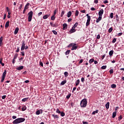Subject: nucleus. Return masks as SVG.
<instances>
[{
  "instance_id": "473e14b6",
  "label": "nucleus",
  "mask_w": 124,
  "mask_h": 124,
  "mask_svg": "<svg viewBox=\"0 0 124 124\" xmlns=\"http://www.w3.org/2000/svg\"><path fill=\"white\" fill-rule=\"evenodd\" d=\"M70 53V50H68L65 52V55H69V54Z\"/></svg>"
},
{
  "instance_id": "1a4fd4ad",
  "label": "nucleus",
  "mask_w": 124,
  "mask_h": 124,
  "mask_svg": "<svg viewBox=\"0 0 124 124\" xmlns=\"http://www.w3.org/2000/svg\"><path fill=\"white\" fill-rule=\"evenodd\" d=\"M62 26H63L62 30L63 31H65V30H66L67 29V24L66 23H64L62 25Z\"/></svg>"
},
{
  "instance_id": "9d476101",
  "label": "nucleus",
  "mask_w": 124,
  "mask_h": 124,
  "mask_svg": "<svg viewBox=\"0 0 124 124\" xmlns=\"http://www.w3.org/2000/svg\"><path fill=\"white\" fill-rule=\"evenodd\" d=\"M50 25L51 27H52V28H57L58 27V25H57V24H54L52 22H50Z\"/></svg>"
},
{
  "instance_id": "8fccbe9b",
  "label": "nucleus",
  "mask_w": 124,
  "mask_h": 124,
  "mask_svg": "<svg viewBox=\"0 0 124 124\" xmlns=\"http://www.w3.org/2000/svg\"><path fill=\"white\" fill-rule=\"evenodd\" d=\"M117 41V38H114L112 40V43H115Z\"/></svg>"
},
{
  "instance_id": "864d4df0",
  "label": "nucleus",
  "mask_w": 124,
  "mask_h": 124,
  "mask_svg": "<svg viewBox=\"0 0 124 124\" xmlns=\"http://www.w3.org/2000/svg\"><path fill=\"white\" fill-rule=\"evenodd\" d=\"M123 119V117H122V115H120V116L118 117V121H121Z\"/></svg>"
},
{
  "instance_id": "338daca9",
  "label": "nucleus",
  "mask_w": 124,
  "mask_h": 124,
  "mask_svg": "<svg viewBox=\"0 0 124 124\" xmlns=\"http://www.w3.org/2000/svg\"><path fill=\"white\" fill-rule=\"evenodd\" d=\"M82 123L83 124H89V123L88 122H85V121H83Z\"/></svg>"
},
{
  "instance_id": "7c9ffc66",
  "label": "nucleus",
  "mask_w": 124,
  "mask_h": 124,
  "mask_svg": "<svg viewBox=\"0 0 124 124\" xmlns=\"http://www.w3.org/2000/svg\"><path fill=\"white\" fill-rule=\"evenodd\" d=\"M22 111H26V110H27V107H26V106H24L22 107Z\"/></svg>"
},
{
  "instance_id": "4be33fe9",
  "label": "nucleus",
  "mask_w": 124,
  "mask_h": 124,
  "mask_svg": "<svg viewBox=\"0 0 124 124\" xmlns=\"http://www.w3.org/2000/svg\"><path fill=\"white\" fill-rule=\"evenodd\" d=\"M98 109L92 112V115H95V114H97L98 113Z\"/></svg>"
},
{
  "instance_id": "052dcab7",
  "label": "nucleus",
  "mask_w": 124,
  "mask_h": 124,
  "mask_svg": "<svg viewBox=\"0 0 124 124\" xmlns=\"http://www.w3.org/2000/svg\"><path fill=\"white\" fill-rule=\"evenodd\" d=\"M40 65H41V66H42V67H43V63L42 62H40Z\"/></svg>"
},
{
  "instance_id": "5fc2aeb1",
  "label": "nucleus",
  "mask_w": 124,
  "mask_h": 124,
  "mask_svg": "<svg viewBox=\"0 0 124 124\" xmlns=\"http://www.w3.org/2000/svg\"><path fill=\"white\" fill-rule=\"evenodd\" d=\"M83 61L84 60L83 59H81L79 62V64H81V63H82V62H83Z\"/></svg>"
},
{
  "instance_id": "09e8293b",
  "label": "nucleus",
  "mask_w": 124,
  "mask_h": 124,
  "mask_svg": "<svg viewBox=\"0 0 124 124\" xmlns=\"http://www.w3.org/2000/svg\"><path fill=\"white\" fill-rule=\"evenodd\" d=\"M22 7H23V4H21L18 8L19 10H21V9H22Z\"/></svg>"
},
{
  "instance_id": "cd10ccee",
  "label": "nucleus",
  "mask_w": 124,
  "mask_h": 124,
  "mask_svg": "<svg viewBox=\"0 0 124 124\" xmlns=\"http://www.w3.org/2000/svg\"><path fill=\"white\" fill-rule=\"evenodd\" d=\"M60 114H61V116L62 117H64V116H65V113H64V112H63V111H61L60 112Z\"/></svg>"
},
{
  "instance_id": "a19ab883",
  "label": "nucleus",
  "mask_w": 124,
  "mask_h": 124,
  "mask_svg": "<svg viewBox=\"0 0 124 124\" xmlns=\"http://www.w3.org/2000/svg\"><path fill=\"white\" fill-rule=\"evenodd\" d=\"M52 32L54 33V34H55V35H57V34H58V32H57V31H55V30H53L52 31Z\"/></svg>"
},
{
  "instance_id": "6e6552de",
  "label": "nucleus",
  "mask_w": 124,
  "mask_h": 124,
  "mask_svg": "<svg viewBox=\"0 0 124 124\" xmlns=\"http://www.w3.org/2000/svg\"><path fill=\"white\" fill-rule=\"evenodd\" d=\"M3 36H1L0 38V46H2V45H3Z\"/></svg>"
},
{
  "instance_id": "39448f33",
  "label": "nucleus",
  "mask_w": 124,
  "mask_h": 124,
  "mask_svg": "<svg viewBox=\"0 0 124 124\" xmlns=\"http://www.w3.org/2000/svg\"><path fill=\"white\" fill-rule=\"evenodd\" d=\"M21 45V51H24V50H25V47H26V43H25V41H22Z\"/></svg>"
},
{
  "instance_id": "ea45409f",
  "label": "nucleus",
  "mask_w": 124,
  "mask_h": 124,
  "mask_svg": "<svg viewBox=\"0 0 124 124\" xmlns=\"http://www.w3.org/2000/svg\"><path fill=\"white\" fill-rule=\"evenodd\" d=\"M6 72H7L6 70H5L2 74V76H4L5 77V76L6 75Z\"/></svg>"
},
{
  "instance_id": "6ab92c4d",
  "label": "nucleus",
  "mask_w": 124,
  "mask_h": 124,
  "mask_svg": "<svg viewBox=\"0 0 124 124\" xmlns=\"http://www.w3.org/2000/svg\"><path fill=\"white\" fill-rule=\"evenodd\" d=\"M117 116V112L114 111L112 113V118L114 119Z\"/></svg>"
},
{
  "instance_id": "b1692460",
  "label": "nucleus",
  "mask_w": 124,
  "mask_h": 124,
  "mask_svg": "<svg viewBox=\"0 0 124 124\" xmlns=\"http://www.w3.org/2000/svg\"><path fill=\"white\" fill-rule=\"evenodd\" d=\"M75 14V16H76V17H78V15H79V11L76 10Z\"/></svg>"
},
{
  "instance_id": "ddd939ff",
  "label": "nucleus",
  "mask_w": 124,
  "mask_h": 124,
  "mask_svg": "<svg viewBox=\"0 0 124 124\" xmlns=\"http://www.w3.org/2000/svg\"><path fill=\"white\" fill-rule=\"evenodd\" d=\"M50 15H46L45 16H43V19H47V18H49V17H50Z\"/></svg>"
},
{
  "instance_id": "f257e3e1",
  "label": "nucleus",
  "mask_w": 124,
  "mask_h": 124,
  "mask_svg": "<svg viewBox=\"0 0 124 124\" xmlns=\"http://www.w3.org/2000/svg\"><path fill=\"white\" fill-rule=\"evenodd\" d=\"M25 118H19L15 120L13 122V124H21V123H23V122H25Z\"/></svg>"
},
{
  "instance_id": "4468645a",
  "label": "nucleus",
  "mask_w": 124,
  "mask_h": 124,
  "mask_svg": "<svg viewBox=\"0 0 124 124\" xmlns=\"http://www.w3.org/2000/svg\"><path fill=\"white\" fill-rule=\"evenodd\" d=\"M9 23H10V22L8 20L6 22V24L5 25V28H8V27H9Z\"/></svg>"
},
{
  "instance_id": "c756f323",
  "label": "nucleus",
  "mask_w": 124,
  "mask_h": 124,
  "mask_svg": "<svg viewBox=\"0 0 124 124\" xmlns=\"http://www.w3.org/2000/svg\"><path fill=\"white\" fill-rule=\"evenodd\" d=\"M55 19H56V17H55V15H53L51 17V20H52V21H54V20H55Z\"/></svg>"
},
{
  "instance_id": "72a5a7b5",
  "label": "nucleus",
  "mask_w": 124,
  "mask_h": 124,
  "mask_svg": "<svg viewBox=\"0 0 124 124\" xmlns=\"http://www.w3.org/2000/svg\"><path fill=\"white\" fill-rule=\"evenodd\" d=\"M94 62V60L91 59L89 60V63L91 64L92 62Z\"/></svg>"
},
{
  "instance_id": "bb28decb",
  "label": "nucleus",
  "mask_w": 124,
  "mask_h": 124,
  "mask_svg": "<svg viewBox=\"0 0 124 124\" xmlns=\"http://www.w3.org/2000/svg\"><path fill=\"white\" fill-rule=\"evenodd\" d=\"M113 54H114V51L113 50H110L109 52V56H113Z\"/></svg>"
},
{
  "instance_id": "13d9d810",
  "label": "nucleus",
  "mask_w": 124,
  "mask_h": 124,
  "mask_svg": "<svg viewBox=\"0 0 124 124\" xmlns=\"http://www.w3.org/2000/svg\"><path fill=\"white\" fill-rule=\"evenodd\" d=\"M70 96H71V95L69 94V95L66 96V98H67L68 99V98H70Z\"/></svg>"
},
{
  "instance_id": "bf43d9fd",
  "label": "nucleus",
  "mask_w": 124,
  "mask_h": 124,
  "mask_svg": "<svg viewBox=\"0 0 124 124\" xmlns=\"http://www.w3.org/2000/svg\"><path fill=\"white\" fill-rule=\"evenodd\" d=\"M80 12H81V13H86V10H81Z\"/></svg>"
},
{
  "instance_id": "412c9836",
  "label": "nucleus",
  "mask_w": 124,
  "mask_h": 124,
  "mask_svg": "<svg viewBox=\"0 0 124 124\" xmlns=\"http://www.w3.org/2000/svg\"><path fill=\"white\" fill-rule=\"evenodd\" d=\"M29 6H30V3H27L25 5L24 8L27 10L29 8Z\"/></svg>"
},
{
  "instance_id": "2f4dec72",
  "label": "nucleus",
  "mask_w": 124,
  "mask_h": 124,
  "mask_svg": "<svg viewBox=\"0 0 124 124\" xmlns=\"http://www.w3.org/2000/svg\"><path fill=\"white\" fill-rule=\"evenodd\" d=\"M28 99H29V98H24L22 100V101H23V102H26Z\"/></svg>"
},
{
  "instance_id": "49530a36",
  "label": "nucleus",
  "mask_w": 124,
  "mask_h": 124,
  "mask_svg": "<svg viewBox=\"0 0 124 124\" xmlns=\"http://www.w3.org/2000/svg\"><path fill=\"white\" fill-rule=\"evenodd\" d=\"M39 114H40V110H38L36 111V115H39Z\"/></svg>"
},
{
  "instance_id": "a18cd8bd",
  "label": "nucleus",
  "mask_w": 124,
  "mask_h": 124,
  "mask_svg": "<svg viewBox=\"0 0 124 124\" xmlns=\"http://www.w3.org/2000/svg\"><path fill=\"white\" fill-rule=\"evenodd\" d=\"M56 113H58V114H61V111H60V109L59 108H57L56 109Z\"/></svg>"
},
{
  "instance_id": "4c0bfd02",
  "label": "nucleus",
  "mask_w": 124,
  "mask_h": 124,
  "mask_svg": "<svg viewBox=\"0 0 124 124\" xmlns=\"http://www.w3.org/2000/svg\"><path fill=\"white\" fill-rule=\"evenodd\" d=\"M112 31H113V27H110V28L108 29V32H112Z\"/></svg>"
},
{
  "instance_id": "7ed1b4c3",
  "label": "nucleus",
  "mask_w": 124,
  "mask_h": 124,
  "mask_svg": "<svg viewBox=\"0 0 124 124\" xmlns=\"http://www.w3.org/2000/svg\"><path fill=\"white\" fill-rule=\"evenodd\" d=\"M33 14V12L32 11H31L29 13H28V21L29 22H31V19H32V15Z\"/></svg>"
},
{
  "instance_id": "0e129e2a",
  "label": "nucleus",
  "mask_w": 124,
  "mask_h": 124,
  "mask_svg": "<svg viewBox=\"0 0 124 124\" xmlns=\"http://www.w3.org/2000/svg\"><path fill=\"white\" fill-rule=\"evenodd\" d=\"M41 15H42V12H40L38 14V16H39Z\"/></svg>"
},
{
  "instance_id": "c85d7f7f",
  "label": "nucleus",
  "mask_w": 124,
  "mask_h": 124,
  "mask_svg": "<svg viewBox=\"0 0 124 124\" xmlns=\"http://www.w3.org/2000/svg\"><path fill=\"white\" fill-rule=\"evenodd\" d=\"M116 87H117V85H116V84H112V85H111V88L112 89H115V88H116Z\"/></svg>"
},
{
  "instance_id": "5701e85b",
  "label": "nucleus",
  "mask_w": 124,
  "mask_h": 124,
  "mask_svg": "<svg viewBox=\"0 0 124 124\" xmlns=\"http://www.w3.org/2000/svg\"><path fill=\"white\" fill-rule=\"evenodd\" d=\"M66 83V80H64L62 81V82L61 83V86H63V85H64Z\"/></svg>"
},
{
  "instance_id": "aec40b11",
  "label": "nucleus",
  "mask_w": 124,
  "mask_h": 124,
  "mask_svg": "<svg viewBox=\"0 0 124 124\" xmlns=\"http://www.w3.org/2000/svg\"><path fill=\"white\" fill-rule=\"evenodd\" d=\"M86 16L87 17V21H91V16H89V14H87Z\"/></svg>"
},
{
  "instance_id": "e2e57ef3",
  "label": "nucleus",
  "mask_w": 124,
  "mask_h": 124,
  "mask_svg": "<svg viewBox=\"0 0 124 124\" xmlns=\"http://www.w3.org/2000/svg\"><path fill=\"white\" fill-rule=\"evenodd\" d=\"M123 34V33L122 32H120V33H119L118 34V36H121V35H122Z\"/></svg>"
},
{
  "instance_id": "37998d69",
  "label": "nucleus",
  "mask_w": 124,
  "mask_h": 124,
  "mask_svg": "<svg viewBox=\"0 0 124 124\" xmlns=\"http://www.w3.org/2000/svg\"><path fill=\"white\" fill-rule=\"evenodd\" d=\"M64 74L65 77H67V76H68V73L67 72H65Z\"/></svg>"
},
{
  "instance_id": "c03bdc74",
  "label": "nucleus",
  "mask_w": 124,
  "mask_h": 124,
  "mask_svg": "<svg viewBox=\"0 0 124 124\" xmlns=\"http://www.w3.org/2000/svg\"><path fill=\"white\" fill-rule=\"evenodd\" d=\"M77 26H78V22H76L75 25H74V26L73 27V28H76V27H77Z\"/></svg>"
},
{
  "instance_id": "680f3d73",
  "label": "nucleus",
  "mask_w": 124,
  "mask_h": 124,
  "mask_svg": "<svg viewBox=\"0 0 124 124\" xmlns=\"http://www.w3.org/2000/svg\"><path fill=\"white\" fill-rule=\"evenodd\" d=\"M6 97V95H3L2 96V99H5Z\"/></svg>"
},
{
  "instance_id": "a878e982",
  "label": "nucleus",
  "mask_w": 124,
  "mask_h": 124,
  "mask_svg": "<svg viewBox=\"0 0 124 124\" xmlns=\"http://www.w3.org/2000/svg\"><path fill=\"white\" fill-rule=\"evenodd\" d=\"M0 63L2 65V66H4V63H2V58L0 59Z\"/></svg>"
},
{
  "instance_id": "774afa93",
  "label": "nucleus",
  "mask_w": 124,
  "mask_h": 124,
  "mask_svg": "<svg viewBox=\"0 0 124 124\" xmlns=\"http://www.w3.org/2000/svg\"><path fill=\"white\" fill-rule=\"evenodd\" d=\"M104 3H108V0H105V1H104Z\"/></svg>"
},
{
  "instance_id": "393cba45",
  "label": "nucleus",
  "mask_w": 124,
  "mask_h": 124,
  "mask_svg": "<svg viewBox=\"0 0 124 124\" xmlns=\"http://www.w3.org/2000/svg\"><path fill=\"white\" fill-rule=\"evenodd\" d=\"M79 84H80V80L79 79H78L76 81V86H78V85H79Z\"/></svg>"
},
{
  "instance_id": "f3484780",
  "label": "nucleus",
  "mask_w": 124,
  "mask_h": 124,
  "mask_svg": "<svg viewBox=\"0 0 124 124\" xmlns=\"http://www.w3.org/2000/svg\"><path fill=\"white\" fill-rule=\"evenodd\" d=\"M110 105V103L109 102H107L106 104V109H109V106Z\"/></svg>"
},
{
  "instance_id": "3c124183",
  "label": "nucleus",
  "mask_w": 124,
  "mask_h": 124,
  "mask_svg": "<svg viewBox=\"0 0 124 124\" xmlns=\"http://www.w3.org/2000/svg\"><path fill=\"white\" fill-rule=\"evenodd\" d=\"M114 72V70H113V69H111L110 70H109V73L110 74H113V72Z\"/></svg>"
},
{
  "instance_id": "de8ad7c7",
  "label": "nucleus",
  "mask_w": 124,
  "mask_h": 124,
  "mask_svg": "<svg viewBox=\"0 0 124 124\" xmlns=\"http://www.w3.org/2000/svg\"><path fill=\"white\" fill-rule=\"evenodd\" d=\"M18 57V54H16L15 55V56H14V59H15V60H16V59H17V57Z\"/></svg>"
},
{
  "instance_id": "423d86ee",
  "label": "nucleus",
  "mask_w": 124,
  "mask_h": 124,
  "mask_svg": "<svg viewBox=\"0 0 124 124\" xmlns=\"http://www.w3.org/2000/svg\"><path fill=\"white\" fill-rule=\"evenodd\" d=\"M104 12V11L103 10V9H101L98 13L99 17H102V15H103V13Z\"/></svg>"
},
{
  "instance_id": "6e6d98bb",
  "label": "nucleus",
  "mask_w": 124,
  "mask_h": 124,
  "mask_svg": "<svg viewBox=\"0 0 124 124\" xmlns=\"http://www.w3.org/2000/svg\"><path fill=\"white\" fill-rule=\"evenodd\" d=\"M81 82H82V83H84V82H85V78H81Z\"/></svg>"
},
{
  "instance_id": "603ef678",
  "label": "nucleus",
  "mask_w": 124,
  "mask_h": 124,
  "mask_svg": "<svg viewBox=\"0 0 124 124\" xmlns=\"http://www.w3.org/2000/svg\"><path fill=\"white\" fill-rule=\"evenodd\" d=\"M19 51H20V47H17V49H16V53H18V52H19Z\"/></svg>"
},
{
  "instance_id": "f03ea898",
  "label": "nucleus",
  "mask_w": 124,
  "mask_h": 124,
  "mask_svg": "<svg viewBox=\"0 0 124 124\" xmlns=\"http://www.w3.org/2000/svg\"><path fill=\"white\" fill-rule=\"evenodd\" d=\"M88 101H87V99H83L81 100L80 102V106L82 108H85L87 106V103Z\"/></svg>"
},
{
  "instance_id": "58836bf2",
  "label": "nucleus",
  "mask_w": 124,
  "mask_h": 124,
  "mask_svg": "<svg viewBox=\"0 0 124 124\" xmlns=\"http://www.w3.org/2000/svg\"><path fill=\"white\" fill-rule=\"evenodd\" d=\"M107 68V65H104L101 67V69H106Z\"/></svg>"
},
{
  "instance_id": "c9c22d12",
  "label": "nucleus",
  "mask_w": 124,
  "mask_h": 124,
  "mask_svg": "<svg viewBox=\"0 0 124 124\" xmlns=\"http://www.w3.org/2000/svg\"><path fill=\"white\" fill-rule=\"evenodd\" d=\"M110 17L111 19H113V18H114V13H110Z\"/></svg>"
},
{
  "instance_id": "69168bd1",
  "label": "nucleus",
  "mask_w": 124,
  "mask_h": 124,
  "mask_svg": "<svg viewBox=\"0 0 124 124\" xmlns=\"http://www.w3.org/2000/svg\"><path fill=\"white\" fill-rule=\"evenodd\" d=\"M91 9L92 11H94V10H95V8L94 7H92Z\"/></svg>"
},
{
  "instance_id": "0eeeda50",
  "label": "nucleus",
  "mask_w": 124,
  "mask_h": 124,
  "mask_svg": "<svg viewBox=\"0 0 124 124\" xmlns=\"http://www.w3.org/2000/svg\"><path fill=\"white\" fill-rule=\"evenodd\" d=\"M76 31V30H75V28L72 27V28L69 31V33H73V32H75Z\"/></svg>"
},
{
  "instance_id": "dca6fc26",
  "label": "nucleus",
  "mask_w": 124,
  "mask_h": 124,
  "mask_svg": "<svg viewBox=\"0 0 124 124\" xmlns=\"http://www.w3.org/2000/svg\"><path fill=\"white\" fill-rule=\"evenodd\" d=\"M52 117H53L54 119H59V115L53 114L52 115Z\"/></svg>"
},
{
  "instance_id": "a211bd4d",
  "label": "nucleus",
  "mask_w": 124,
  "mask_h": 124,
  "mask_svg": "<svg viewBox=\"0 0 124 124\" xmlns=\"http://www.w3.org/2000/svg\"><path fill=\"white\" fill-rule=\"evenodd\" d=\"M72 14V13L71 12V11H69V12H68L67 13V17L68 18L70 17V16H71Z\"/></svg>"
},
{
  "instance_id": "20e7f679",
  "label": "nucleus",
  "mask_w": 124,
  "mask_h": 124,
  "mask_svg": "<svg viewBox=\"0 0 124 124\" xmlns=\"http://www.w3.org/2000/svg\"><path fill=\"white\" fill-rule=\"evenodd\" d=\"M76 45H77V44L75 43H71L69 45V46L70 47H71V46H72L71 50H76V49H77V48H78V46H77Z\"/></svg>"
},
{
  "instance_id": "79ce46f5",
  "label": "nucleus",
  "mask_w": 124,
  "mask_h": 124,
  "mask_svg": "<svg viewBox=\"0 0 124 124\" xmlns=\"http://www.w3.org/2000/svg\"><path fill=\"white\" fill-rule=\"evenodd\" d=\"M64 13H65L64 11H62L61 14V17H62V16H63V15H64Z\"/></svg>"
},
{
  "instance_id": "4d7b16f0",
  "label": "nucleus",
  "mask_w": 124,
  "mask_h": 124,
  "mask_svg": "<svg viewBox=\"0 0 124 124\" xmlns=\"http://www.w3.org/2000/svg\"><path fill=\"white\" fill-rule=\"evenodd\" d=\"M97 39H100V35L98 34L97 37H96Z\"/></svg>"
},
{
  "instance_id": "f8f14e48",
  "label": "nucleus",
  "mask_w": 124,
  "mask_h": 124,
  "mask_svg": "<svg viewBox=\"0 0 124 124\" xmlns=\"http://www.w3.org/2000/svg\"><path fill=\"white\" fill-rule=\"evenodd\" d=\"M18 31H19V28L16 27L14 31V34H17L18 33Z\"/></svg>"
},
{
  "instance_id": "f704fd0d",
  "label": "nucleus",
  "mask_w": 124,
  "mask_h": 124,
  "mask_svg": "<svg viewBox=\"0 0 124 124\" xmlns=\"http://www.w3.org/2000/svg\"><path fill=\"white\" fill-rule=\"evenodd\" d=\"M4 79H5V77L2 76L1 79V82L2 83L4 81Z\"/></svg>"
},
{
  "instance_id": "e433bc0d",
  "label": "nucleus",
  "mask_w": 124,
  "mask_h": 124,
  "mask_svg": "<svg viewBox=\"0 0 124 124\" xmlns=\"http://www.w3.org/2000/svg\"><path fill=\"white\" fill-rule=\"evenodd\" d=\"M90 22H91V21L87 20L86 26V27L89 26V25H90Z\"/></svg>"
},
{
  "instance_id": "2eb2a0df",
  "label": "nucleus",
  "mask_w": 124,
  "mask_h": 124,
  "mask_svg": "<svg viewBox=\"0 0 124 124\" xmlns=\"http://www.w3.org/2000/svg\"><path fill=\"white\" fill-rule=\"evenodd\" d=\"M102 19V16H99L98 19H96V22L97 23H99V21H101Z\"/></svg>"
},
{
  "instance_id": "9b49d317",
  "label": "nucleus",
  "mask_w": 124,
  "mask_h": 124,
  "mask_svg": "<svg viewBox=\"0 0 124 124\" xmlns=\"http://www.w3.org/2000/svg\"><path fill=\"white\" fill-rule=\"evenodd\" d=\"M16 70H22V69H24V66H21L18 67L16 68Z\"/></svg>"
}]
</instances>
